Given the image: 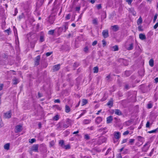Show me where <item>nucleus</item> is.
<instances>
[{
  "mask_svg": "<svg viewBox=\"0 0 158 158\" xmlns=\"http://www.w3.org/2000/svg\"><path fill=\"white\" fill-rule=\"evenodd\" d=\"M68 28V24L67 23H65L62 27L58 28V32L60 34L62 31L65 32Z\"/></svg>",
  "mask_w": 158,
  "mask_h": 158,
  "instance_id": "1",
  "label": "nucleus"
},
{
  "mask_svg": "<svg viewBox=\"0 0 158 158\" xmlns=\"http://www.w3.org/2000/svg\"><path fill=\"white\" fill-rule=\"evenodd\" d=\"M114 136L115 139V140H114V143L117 141L121 137V134L118 131H115L114 133Z\"/></svg>",
  "mask_w": 158,
  "mask_h": 158,
  "instance_id": "2",
  "label": "nucleus"
},
{
  "mask_svg": "<svg viewBox=\"0 0 158 158\" xmlns=\"http://www.w3.org/2000/svg\"><path fill=\"white\" fill-rule=\"evenodd\" d=\"M38 144H34L33 145L31 148L30 152V153H31V152L32 151H34L37 152H38Z\"/></svg>",
  "mask_w": 158,
  "mask_h": 158,
  "instance_id": "3",
  "label": "nucleus"
},
{
  "mask_svg": "<svg viewBox=\"0 0 158 158\" xmlns=\"http://www.w3.org/2000/svg\"><path fill=\"white\" fill-rule=\"evenodd\" d=\"M102 35L104 38H106L109 36L108 31L107 30H103L102 32Z\"/></svg>",
  "mask_w": 158,
  "mask_h": 158,
  "instance_id": "4",
  "label": "nucleus"
},
{
  "mask_svg": "<svg viewBox=\"0 0 158 158\" xmlns=\"http://www.w3.org/2000/svg\"><path fill=\"white\" fill-rule=\"evenodd\" d=\"M40 60V56H38L35 59V65L37 66L39 65Z\"/></svg>",
  "mask_w": 158,
  "mask_h": 158,
  "instance_id": "5",
  "label": "nucleus"
},
{
  "mask_svg": "<svg viewBox=\"0 0 158 158\" xmlns=\"http://www.w3.org/2000/svg\"><path fill=\"white\" fill-rule=\"evenodd\" d=\"M11 111H9L4 114V116L5 118H9L11 117Z\"/></svg>",
  "mask_w": 158,
  "mask_h": 158,
  "instance_id": "6",
  "label": "nucleus"
},
{
  "mask_svg": "<svg viewBox=\"0 0 158 158\" xmlns=\"http://www.w3.org/2000/svg\"><path fill=\"white\" fill-rule=\"evenodd\" d=\"M102 117H98L96 118L95 121L97 124H99L102 121Z\"/></svg>",
  "mask_w": 158,
  "mask_h": 158,
  "instance_id": "7",
  "label": "nucleus"
},
{
  "mask_svg": "<svg viewBox=\"0 0 158 158\" xmlns=\"http://www.w3.org/2000/svg\"><path fill=\"white\" fill-rule=\"evenodd\" d=\"M113 120L112 117L111 116L107 117L106 118V123H111Z\"/></svg>",
  "mask_w": 158,
  "mask_h": 158,
  "instance_id": "8",
  "label": "nucleus"
},
{
  "mask_svg": "<svg viewBox=\"0 0 158 158\" xmlns=\"http://www.w3.org/2000/svg\"><path fill=\"white\" fill-rule=\"evenodd\" d=\"M60 69V65L57 64L54 65L53 67V71H58Z\"/></svg>",
  "mask_w": 158,
  "mask_h": 158,
  "instance_id": "9",
  "label": "nucleus"
},
{
  "mask_svg": "<svg viewBox=\"0 0 158 158\" xmlns=\"http://www.w3.org/2000/svg\"><path fill=\"white\" fill-rule=\"evenodd\" d=\"M139 39L142 40H143L146 39V37L145 35L142 33L139 34Z\"/></svg>",
  "mask_w": 158,
  "mask_h": 158,
  "instance_id": "10",
  "label": "nucleus"
},
{
  "mask_svg": "<svg viewBox=\"0 0 158 158\" xmlns=\"http://www.w3.org/2000/svg\"><path fill=\"white\" fill-rule=\"evenodd\" d=\"M148 142H147L145 143L143 147V148L142 150L144 152H146L148 149L149 147H147V146L148 144Z\"/></svg>",
  "mask_w": 158,
  "mask_h": 158,
  "instance_id": "11",
  "label": "nucleus"
},
{
  "mask_svg": "<svg viewBox=\"0 0 158 158\" xmlns=\"http://www.w3.org/2000/svg\"><path fill=\"white\" fill-rule=\"evenodd\" d=\"M22 127L20 125H18L16 127L15 129L16 132H18L22 130Z\"/></svg>",
  "mask_w": 158,
  "mask_h": 158,
  "instance_id": "12",
  "label": "nucleus"
},
{
  "mask_svg": "<svg viewBox=\"0 0 158 158\" xmlns=\"http://www.w3.org/2000/svg\"><path fill=\"white\" fill-rule=\"evenodd\" d=\"M133 48V43H131L130 44L128 47H126L127 49L129 50H132Z\"/></svg>",
  "mask_w": 158,
  "mask_h": 158,
  "instance_id": "13",
  "label": "nucleus"
},
{
  "mask_svg": "<svg viewBox=\"0 0 158 158\" xmlns=\"http://www.w3.org/2000/svg\"><path fill=\"white\" fill-rule=\"evenodd\" d=\"M137 139L139 141L142 143V144H143V142H144V138L141 136H138L137 137Z\"/></svg>",
  "mask_w": 158,
  "mask_h": 158,
  "instance_id": "14",
  "label": "nucleus"
},
{
  "mask_svg": "<svg viewBox=\"0 0 158 158\" xmlns=\"http://www.w3.org/2000/svg\"><path fill=\"white\" fill-rule=\"evenodd\" d=\"M112 30L114 31H116L118 30V27L117 25H114L111 26Z\"/></svg>",
  "mask_w": 158,
  "mask_h": 158,
  "instance_id": "15",
  "label": "nucleus"
},
{
  "mask_svg": "<svg viewBox=\"0 0 158 158\" xmlns=\"http://www.w3.org/2000/svg\"><path fill=\"white\" fill-rule=\"evenodd\" d=\"M115 114L118 115H120L122 114L121 112L118 109H116L115 110Z\"/></svg>",
  "mask_w": 158,
  "mask_h": 158,
  "instance_id": "16",
  "label": "nucleus"
},
{
  "mask_svg": "<svg viewBox=\"0 0 158 158\" xmlns=\"http://www.w3.org/2000/svg\"><path fill=\"white\" fill-rule=\"evenodd\" d=\"M118 49V47L117 45H115L111 48V50L114 51H117Z\"/></svg>",
  "mask_w": 158,
  "mask_h": 158,
  "instance_id": "17",
  "label": "nucleus"
},
{
  "mask_svg": "<svg viewBox=\"0 0 158 158\" xmlns=\"http://www.w3.org/2000/svg\"><path fill=\"white\" fill-rule=\"evenodd\" d=\"M154 62V60L153 59H151L149 60V65L151 67H152L153 66Z\"/></svg>",
  "mask_w": 158,
  "mask_h": 158,
  "instance_id": "18",
  "label": "nucleus"
},
{
  "mask_svg": "<svg viewBox=\"0 0 158 158\" xmlns=\"http://www.w3.org/2000/svg\"><path fill=\"white\" fill-rule=\"evenodd\" d=\"M19 82V81L18 79L16 78H15L13 80V83L14 85H16Z\"/></svg>",
  "mask_w": 158,
  "mask_h": 158,
  "instance_id": "19",
  "label": "nucleus"
},
{
  "mask_svg": "<svg viewBox=\"0 0 158 158\" xmlns=\"http://www.w3.org/2000/svg\"><path fill=\"white\" fill-rule=\"evenodd\" d=\"M91 120L89 119H85L83 121V123L84 124H89L91 122Z\"/></svg>",
  "mask_w": 158,
  "mask_h": 158,
  "instance_id": "20",
  "label": "nucleus"
},
{
  "mask_svg": "<svg viewBox=\"0 0 158 158\" xmlns=\"http://www.w3.org/2000/svg\"><path fill=\"white\" fill-rule=\"evenodd\" d=\"M70 108L68 105H66L65 106V111L66 113H68L70 111Z\"/></svg>",
  "mask_w": 158,
  "mask_h": 158,
  "instance_id": "21",
  "label": "nucleus"
},
{
  "mask_svg": "<svg viewBox=\"0 0 158 158\" xmlns=\"http://www.w3.org/2000/svg\"><path fill=\"white\" fill-rule=\"evenodd\" d=\"M4 148L5 149L8 150L10 148V144L9 143L5 144L4 146Z\"/></svg>",
  "mask_w": 158,
  "mask_h": 158,
  "instance_id": "22",
  "label": "nucleus"
},
{
  "mask_svg": "<svg viewBox=\"0 0 158 158\" xmlns=\"http://www.w3.org/2000/svg\"><path fill=\"white\" fill-rule=\"evenodd\" d=\"M49 18V22L51 23H53V22L54 20V18L53 17H52V16H50Z\"/></svg>",
  "mask_w": 158,
  "mask_h": 158,
  "instance_id": "23",
  "label": "nucleus"
},
{
  "mask_svg": "<svg viewBox=\"0 0 158 158\" xmlns=\"http://www.w3.org/2000/svg\"><path fill=\"white\" fill-rule=\"evenodd\" d=\"M94 73H97L98 71V67H95L93 69Z\"/></svg>",
  "mask_w": 158,
  "mask_h": 158,
  "instance_id": "24",
  "label": "nucleus"
},
{
  "mask_svg": "<svg viewBox=\"0 0 158 158\" xmlns=\"http://www.w3.org/2000/svg\"><path fill=\"white\" fill-rule=\"evenodd\" d=\"M142 19L141 17H140V18L138 19L137 20V24L138 25H139V24H141L142 23Z\"/></svg>",
  "mask_w": 158,
  "mask_h": 158,
  "instance_id": "25",
  "label": "nucleus"
},
{
  "mask_svg": "<svg viewBox=\"0 0 158 158\" xmlns=\"http://www.w3.org/2000/svg\"><path fill=\"white\" fill-rule=\"evenodd\" d=\"M59 144L63 148L64 145V141L63 140H60L59 142Z\"/></svg>",
  "mask_w": 158,
  "mask_h": 158,
  "instance_id": "26",
  "label": "nucleus"
},
{
  "mask_svg": "<svg viewBox=\"0 0 158 158\" xmlns=\"http://www.w3.org/2000/svg\"><path fill=\"white\" fill-rule=\"evenodd\" d=\"M82 106H84L86 104L87 102V100L85 99H83L82 101Z\"/></svg>",
  "mask_w": 158,
  "mask_h": 158,
  "instance_id": "27",
  "label": "nucleus"
},
{
  "mask_svg": "<svg viewBox=\"0 0 158 158\" xmlns=\"http://www.w3.org/2000/svg\"><path fill=\"white\" fill-rule=\"evenodd\" d=\"M63 148L66 149H69L70 148V146L69 144L67 145H64Z\"/></svg>",
  "mask_w": 158,
  "mask_h": 158,
  "instance_id": "28",
  "label": "nucleus"
},
{
  "mask_svg": "<svg viewBox=\"0 0 158 158\" xmlns=\"http://www.w3.org/2000/svg\"><path fill=\"white\" fill-rule=\"evenodd\" d=\"M59 116L58 115H56L53 118V119L55 121H57L59 119Z\"/></svg>",
  "mask_w": 158,
  "mask_h": 158,
  "instance_id": "29",
  "label": "nucleus"
},
{
  "mask_svg": "<svg viewBox=\"0 0 158 158\" xmlns=\"http://www.w3.org/2000/svg\"><path fill=\"white\" fill-rule=\"evenodd\" d=\"M93 23L94 24H98V19L97 18H95L93 20Z\"/></svg>",
  "mask_w": 158,
  "mask_h": 158,
  "instance_id": "30",
  "label": "nucleus"
},
{
  "mask_svg": "<svg viewBox=\"0 0 158 158\" xmlns=\"http://www.w3.org/2000/svg\"><path fill=\"white\" fill-rule=\"evenodd\" d=\"M64 136H67L70 133L69 131H64Z\"/></svg>",
  "mask_w": 158,
  "mask_h": 158,
  "instance_id": "31",
  "label": "nucleus"
},
{
  "mask_svg": "<svg viewBox=\"0 0 158 158\" xmlns=\"http://www.w3.org/2000/svg\"><path fill=\"white\" fill-rule=\"evenodd\" d=\"M158 16V14H155L153 18V23H155L156 20Z\"/></svg>",
  "mask_w": 158,
  "mask_h": 158,
  "instance_id": "32",
  "label": "nucleus"
},
{
  "mask_svg": "<svg viewBox=\"0 0 158 158\" xmlns=\"http://www.w3.org/2000/svg\"><path fill=\"white\" fill-rule=\"evenodd\" d=\"M54 32V30H50L48 32V33L49 35H53Z\"/></svg>",
  "mask_w": 158,
  "mask_h": 158,
  "instance_id": "33",
  "label": "nucleus"
},
{
  "mask_svg": "<svg viewBox=\"0 0 158 158\" xmlns=\"http://www.w3.org/2000/svg\"><path fill=\"white\" fill-rule=\"evenodd\" d=\"M107 105L108 106H112L113 105V102L112 101H109L107 103Z\"/></svg>",
  "mask_w": 158,
  "mask_h": 158,
  "instance_id": "34",
  "label": "nucleus"
},
{
  "mask_svg": "<svg viewBox=\"0 0 158 158\" xmlns=\"http://www.w3.org/2000/svg\"><path fill=\"white\" fill-rule=\"evenodd\" d=\"M103 46V47H104L106 45L107 43L105 41V40H103L102 41Z\"/></svg>",
  "mask_w": 158,
  "mask_h": 158,
  "instance_id": "35",
  "label": "nucleus"
},
{
  "mask_svg": "<svg viewBox=\"0 0 158 158\" xmlns=\"http://www.w3.org/2000/svg\"><path fill=\"white\" fill-rule=\"evenodd\" d=\"M89 48L87 46H86L84 48V51L85 52H88Z\"/></svg>",
  "mask_w": 158,
  "mask_h": 158,
  "instance_id": "36",
  "label": "nucleus"
},
{
  "mask_svg": "<svg viewBox=\"0 0 158 158\" xmlns=\"http://www.w3.org/2000/svg\"><path fill=\"white\" fill-rule=\"evenodd\" d=\"M5 25H6V22H5V21H4V22H2V28L3 29H4Z\"/></svg>",
  "mask_w": 158,
  "mask_h": 158,
  "instance_id": "37",
  "label": "nucleus"
},
{
  "mask_svg": "<svg viewBox=\"0 0 158 158\" xmlns=\"http://www.w3.org/2000/svg\"><path fill=\"white\" fill-rule=\"evenodd\" d=\"M44 41V37L43 36H41L40 37V41L41 42Z\"/></svg>",
  "mask_w": 158,
  "mask_h": 158,
  "instance_id": "38",
  "label": "nucleus"
},
{
  "mask_svg": "<svg viewBox=\"0 0 158 158\" xmlns=\"http://www.w3.org/2000/svg\"><path fill=\"white\" fill-rule=\"evenodd\" d=\"M36 141V140L35 139H30L29 142L30 143H33L35 142Z\"/></svg>",
  "mask_w": 158,
  "mask_h": 158,
  "instance_id": "39",
  "label": "nucleus"
},
{
  "mask_svg": "<svg viewBox=\"0 0 158 158\" xmlns=\"http://www.w3.org/2000/svg\"><path fill=\"white\" fill-rule=\"evenodd\" d=\"M10 29L9 28L8 29L6 30L5 31V32L7 33V35H8L10 34Z\"/></svg>",
  "mask_w": 158,
  "mask_h": 158,
  "instance_id": "40",
  "label": "nucleus"
},
{
  "mask_svg": "<svg viewBox=\"0 0 158 158\" xmlns=\"http://www.w3.org/2000/svg\"><path fill=\"white\" fill-rule=\"evenodd\" d=\"M135 141L134 139H129V143L131 144H132V143H134Z\"/></svg>",
  "mask_w": 158,
  "mask_h": 158,
  "instance_id": "41",
  "label": "nucleus"
},
{
  "mask_svg": "<svg viewBox=\"0 0 158 158\" xmlns=\"http://www.w3.org/2000/svg\"><path fill=\"white\" fill-rule=\"evenodd\" d=\"M71 15L70 14L67 15L66 16L65 18L66 20L69 19H70Z\"/></svg>",
  "mask_w": 158,
  "mask_h": 158,
  "instance_id": "42",
  "label": "nucleus"
},
{
  "mask_svg": "<svg viewBox=\"0 0 158 158\" xmlns=\"http://www.w3.org/2000/svg\"><path fill=\"white\" fill-rule=\"evenodd\" d=\"M152 104L149 103L148 105V109H150L152 108Z\"/></svg>",
  "mask_w": 158,
  "mask_h": 158,
  "instance_id": "43",
  "label": "nucleus"
},
{
  "mask_svg": "<svg viewBox=\"0 0 158 158\" xmlns=\"http://www.w3.org/2000/svg\"><path fill=\"white\" fill-rule=\"evenodd\" d=\"M142 27L141 26H139L138 27V30L139 31H143V29H142Z\"/></svg>",
  "mask_w": 158,
  "mask_h": 158,
  "instance_id": "44",
  "label": "nucleus"
},
{
  "mask_svg": "<svg viewBox=\"0 0 158 158\" xmlns=\"http://www.w3.org/2000/svg\"><path fill=\"white\" fill-rule=\"evenodd\" d=\"M133 0H127L126 1L127 2L129 5H131Z\"/></svg>",
  "mask_w": 158,
  "mask_h": 158,
  "instance_id": "45",
  "label": "nucleus"
},
{
  "mask_svg": "<svg viewBox=\"0 0 158 158\" xmlns=\"http://www.w3.org/2000/svg\"><path fill=\"white\" fill-rule=\"evenodd\" d=\"M106 127H104V128H101V129H99L98 130V131L99 132H101V131H103L106 130Z\"/></svg>",
  "mask_w": 158,
  "mask_h": 158,
  "instance_id": "46",
  "label": "nucleus"
},
{
  "mask_svg": "<svg viewBox=\"0 0 158 158\" xmlns=\"http://www.w3.org/2000/svg\"><path fill=\"white\" fill-rule=\"evenodd\" d=\"M158 27V23H157L154 26L153 28L154 29H156Z\"/></svg>",
  "mask_w": 158,
  "mask_h": 158,
  "instance_id": "47",
  "label": "nucleus"
},
{
  "mask_svg": "<svg viewBox=\"0 0 158 158\" xmlns=\"http://www.w3.org/2000/svg\"><path fill=\"white\" fill-rule=\"evenodd\" d=\"M125 74L127 76H129L130 73L129 71H126L125 72Z\"/></svg>",
  "mask_w": 158,
  "mask_h": 158,
  "instance_id": "48",
  "label": "nucleus"
},
{
  "mask_svg": "<svg viewBox=\"0 0 158 158\" xmlns=\"http://www.w3.org/2000/svg\"><path fill=\"white\" fill-rule=\"evenodd\" d=\"M54 102L55 103H60V101L59 99H56L54 100Z\"/></svg>",
  "mask_w": 158,
  "mask_h": 158,
  "instance_id": "49",
  "label": "nucleus"
},
{
  "mask_svg": "<svg viewBox=\"0 0 158 158\" xmlns=\"http://www.w3.org/2000/svg\"><path fill=\"white\" fill-rule=\"evenodd\" d=\"M150 125V123L148 121L147 122V123L146 124V127L147 128H148L149 127Z\"/></svg>",
  "mask_w": 158,
  "mask_h": 158,
  "instance_id": "50",
  "label": "nucleus"
},
{
  "mask_svg": "<svg viewBox=\"0 0 158 158\" xmlns=\"http://www.w3.org/2000/svg\"><path fill=\"white\" fill-rule=\"evenodd\" d=\"M97 41H94L93 42L92 44V45L93 46H94L97 44Z\"/></svg>",
  "mask_w": 158,
  "mask_h": 158,
  "instance_id": "51",
  "label": "nucleus"
},
{
  "mask_svg": "<svg viewBox=\"0 0 158 158\" xmlns=\"http://www.w3.org/2000/svg\"><path fill=\"white\" fill-rule=\"evenodd\" d=\"M52 53V52H48L46 53V55L48 56H50Z\"/></svg>",
  "mask_w": 158,
  "mask_h": 158,
  "instance_id": "52",
  "label": "nucleus"
},
{
  "mask_svg": "<svg viewBox=\"0 0 158 158\" xmlns=\"http://www.w3.org/2000/svg\"><path fill=\"white\" fill-rule=\"evenodd\" d=\"M129 133V132L128 131H126L125 132H124L123 133V135H128Z\"/></svg>",
  "mask_w": 158,
  "mask_h": 158,
  "instance_id": "53",
  "label": "nucleus"
},
{
  "mask_svg": "<svg viewBox=\"0 0 158 158\" xmlns=\"http://www.w3.org/2000/svg\"><path fill=\"white\" fill-rule=\"evenodd\" d=\"M102 6L100 4H98L97 6V8L98 9H99L101 8Z\"/></svg>",
  "mask_w": 158,
  "mask_h": 158,
  "instance_id": "54",
  "label": "nucleus"
},
{
  "mask_svg": "<svg viewBox=\"0 0 158 158\" xmlns=\"http://www.w3.org/2000/svg\"><path fill=\"white\" fill-rule=\"evenodd\" d=\"M85 138L86 139H89V137L87 134H86L85 135Z\"/></svg>",
  "mask_w": 158,
  "mask_h": 158,
  "instance_id": "55",
  "label": "nucleus"
},
{
  "mask_svg": "<svg viewBox=\"0 0 158 158\" xmlns=\"http://www.w3.org/2000/svg\"><path fill=\"white\" fill-rule=\"evenodd\" d=\"M24 16V15L23 14H22L20 15H19V19H21Z\"/></svg>",
  "mask_w": 158,
  "mask_h": 158,
  "instance_id": "56",
  "label": "nucleus"
},
{
  "mask_svg": "<svg viewBox=\"0 0 158 158\" xmlns=\"http://www.w3.org/2000/svg\"><path fill=\"white\" fill-rule=\"evenodd\" d=\"M80 9V6H77L76 8V11H79Z\"/></svg>",
  "mask_w": 158,
  "mask_h": 158,
  "instance_id": "57",
  "label": "nucleus"
},
{
  "mask_svg": "<svg viewBox=\"0 0 158 158\" xmlns=\"http://www.w3.org/2000/svg\"><path fill=\"white\" fill-rule=\"evenodd\" d=\"M86 111L85 110H83L82 111V113L81 114L82 116H83L85 113H86Z\"/></svg>",
  "mask_w": 158,
  "mask_h": 158,
  "instance_id": "58",
  "label": "nucleus"
},
{
  "mask_svg": "<svg viewBox=\"0 0 158 158\" xmlns=\"http://www.w3.org/2000/svg\"><path fill=\"white\" fill-rule=\"evenodd\" d=\"M127 139H123L122 143H123L126 142L127 141Z\"/></svg>",
  "mask_w": 158,
  "mask_h": 158,
  "instance_id": "59",
  "label": "nucleus"
},
{
  "mask_svg": "<svg viewBox=\"0 0 158 158\" xmlns=\"http://www.w3.org/2000/svg\"><path fill=\"white\" fill-rule=\"evenodd\" d=\"M156 131V130H152V131H149V133H154V132H155Z\"/></svg>",
  "mask_w": 158,
  "mask_h": 158,
  "instance_id": "60",
  "label": "nucleus"
},
{
  "mask_svg": "<svg viewBox=\"0 0 158 158\" xmlns=\"http://www.w3.org/2000/svg\"><path fill=\"white\" fill-rule=\"evenodd\" d=\"M117 158H122L120 154H119L118 155Z\"/></svg>",
  "mask_w": 158,
  "mask_h": 158,
  "instance_id": "61",
  "label": "nucleus"
},
{
  "mask_svg": "<svg viewBox=\"0 0 158 158\" xmlns=\"http://www.w3.org/2000/svg\"><path fill=\"white\" fill-rule=\"evenodd\" d=\"M50 145L52 146H53L54 145V143L53 142L51 141L50 142Z\"/></svg>",
  "mask_w": 158,
  "mask_h": 158,
  "instance_id": "62",
  "label": "nucleus"
},
{
  "mask_svg": "<svg viewBox=\"0 0 158 158\" xmlns=\"http://www.w3.org/2000/svg\"><path fill=\"white\" fill-rule=\"evenodd\" d=\"M155 82L156 83L158 82V77H156L155 79Z\"/></svg>",
  "mask_w": 158,
  "mask_h": 158,
  "instance_id": "63",
  "label": "nucleus"
},
{
  "mask_svg": "<svg viewBox=\"0 0 158 158\" xmlns=\"http://www.w3.org/2000/svg\"><path fill=\"white\" fill-rule=\"evenodd\" d=\"M90 2L92 4H93L95 2L94 0H90Z\"/></svg>",
  "mask_w": 158,
  "mask_h": 158,
  "instance_id": "64",
  "label": "nucleus"
}]
</instances>
